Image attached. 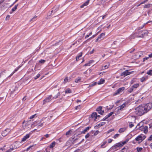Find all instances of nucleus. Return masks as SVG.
I'll use <instances>...</instances> for the list:
<instances>
[{
  "mask_svg": "<svg viewBox=\"0 0 152 152\" xmlns=\"http://www.w3.org/2000/svg\"><path fill=\"white\" fill-rule=\"evenodd\" d=\"M58 8L57 6H55L53 8L52 10L51 11V14L53 13H54L58 10Z\"/></svg>",
  "mask_w": 152,
  "mask_h": 152,
  "instance_id": "nucleus-17",
  "label": "nucleus"
},
{
  "mask_svg": "<svg viewBox=\"0 0 152 152\" xmlns=\"http://www.w3.org/2000/svg\"><path fill=\"white\" fill-rule=\"evenodd\" d=\"M102 107L100 106L96 109V111L98 112V113L101 115L103 114L104 113V110H102Z\"/></svg>",
  "mask_w": 152,
  "mask_h": 152,
  "instance_id": "nucleus-9",
  "label": "nucleus"
},
{
  "mask_svg": "<svg viewBox=\"0 0 152 152\" xmlns=\"http://www.w3.org/2000/svg\"><path fill=\"white\" fill-rule=\"evenodd\" d=\"M135 113L138 115L141 116L146 113L142 105H139L135 108Z\"/></svg>",
  "mask_w": 152,
  "mask_h": 152,
  "instance_id": "nucleus-1",
  "label": "nucleus"
},
{
  "mask_svg": "<svg viewBox=\"0 0 152 152\" xmlns=\"http://www.w3.org/2000/svg\"><path fill=\"white\" fill-rule=\"evenodd\" d=\"M52 99V95H50L44 99L43 102V104H44L50 102Z\"/></svg>",
  "mask_w": 152,
  "mask_h": 152,
  "instance_id": "nucleus-6",
  "label": "nucleus"
},
{
  "mask_svg": "<svg viewBox=\"0 0 152 152\" xmlns=\"http://www.w3.org/2000/svg\"><path fill=\"white\" fill-rule=\"evenodd\" d=\"M43 125V123H42L40 124H39L38 125V126L39 127H42Z\"/></svg>",
  "mask_w": 152,
  "mask_h": 152,
  "instance_id": "nucleus-58",
  "label": "nucleus"
},
{
  "mask_svg": "<svg viewBox=\"0 0 152 152\" xmlns=\"http://www.w3.org/2000/svg\"><path fill=\"white\" fill-rule=\"evenodd\" d=\"M51 149L48 147L45 149V151L46 152H50L51 151Z\"/></svg>",
  "mask_w": 152,
  "mask_h": 152,
  "instance_id": "nucleus-41",
  "label": "nucleus"
},
{
  "mask_svg": "<svg viewBox=\"0 0 152 152\" xmlns=\"http://www.w3.org/2000/svg\"><path fill=\"white\" fill-rule=\"evenodd\" d=\"M19 68H17L15 69L14 71L11 74L8 76V77H10L15 72H17L18 69Z\"/></svg>",
  "mask_w": 152,
  "mask_h": 152,
  "instance_id": "nucleus-31",
  "label": "nucleus"
},
{
  "mask_svg": "<svg viewBox=\"0 0 152 152\" xmlns=\"http://www.w3.org/2000/svg\"><path fill=\"white\" fill-rule=\"evenodd\" d=\"M137 37H144L147 35L148 33V31L146 30L142 31H138L135 32Z\"/></svg>",
  "mask_w": 152,
  "mask_h": 152,
  "instance_id": "nucleus-3",
  "label": "nucleus"
},
{
  "mask_svg": "<svg viewBox=\"0 0 152 152\" xmlns=\"http://www.w3.org/2000/svg\"><path fill=\"white\" fill-rule=\"evenodd\" d=\"M126 129L125 128H121L119 129L118 131L119 132L121 133L124 132L125 131Z\"/></svg>",
  "mask_w": 152,
  "mask_h": 152,
  "instance_id": "nucleus-34",
  "label": "nucleus"
},
{
  "mask_svg": "<svg viewBox=\"0 0 152 152\" xmlns=\"http://www.w3.org/2000/svg\"><path fill=\"white\" fill-rule=\"evenodd\" d=\"M56 144V142H53L48 147L51 149L53 148L55 145Z\"/></svg>",
  "mask_w": 152,
  "mask_h": 152,
  "instance_id": "nucleus-21",
  "label": "nucleus"
},
{
  "mask_svg": "<svg viewBox=\"0 0 152 152\" xmlns=\"http://www.w3.org/2000/svg\"><path fill=\"white\" fill-rule=\"evenodd\" d=\"M93 61H92V60L90 61L88 63L85 64L84 65V66H89L90 65V64H91Z\"/></svg>",
  "mask_w": 152,
  "mask_h": 152,
  "instance_id": "nucleus-27",
  "label": "nucleus"
},
{
  "mask_svg": "<svg viewBox=\"0 0 152 152\" xmlns=\"http://www.w3.org/2000/svg\"><path fill=\"white\" fill-rule=\"evenodd\" d=\"M82 56V52H81L80 53L79 55L77 56V57H76V61H78L80 59H79Z\"/></svg>",
  "mask_w": 152,
  "mask_h": 152,
  "instance_id": "nucleus-23",
  "label": "nucleus"
},
{
  "mask_svg": "<svg viewBox=\"0 0 152 152\" xmlns=\"http://www.w3.org/2000/svg\"><path fill=\"white\" fill-rule=\"evenodd\" d=\"M89 2V0H88L86 2L84 3L83 4L80 6V8H83L85 6H86L88 4Z\"/></svg>",
  "mask_w": 152,
  "mask_h": 152,
  "instance_id": "nucleus-18",
  "label": "nucleus"
},
{
  "mask_svg": "<svg viewBox=\"0 0 152 152\" xmlns=\"http://www.w3.org/2000/svg\"><path fill=\"white\" fill-rule=\"evenodd\" d=\"M142 149V148L141 147H137V151L138 152H140Z\"/></svg>",
  "mask_w": 152,
  "mask_h": 152,
  "instance_id": "nucleus-43",
  "label": "nucleus"
},
{
  "mask_svg": "<svg viewBox=\"0 0 152 152\" xmlns=\"http://www.w3.org/2000/svg\"><path fill=\"white\" fill-rule=\"evenodd\" d=\"M147 79L145 77H142L140 79V81L142 82H144L145 80Z\"/></svg>",
  "mask_w": 152,
  "mask_h": 152,
  "instance_id": "nucleus-39",
  "label": "nucleus"
},
{
  "mask_svg": "<svg viewBox=\"0 0 152 152\" xmlns=\"http://www.w3.org/2000/svg\"><path fill=\"white\" fill-rule=\"evenodd\" d=\"M104 122H102L100 123L99 124L97 125L96 126L97 127H99L103 125H104Z\"/></svg>",
  "mask_w": 152,
  "mask_h": 152,
  "instance_id": "nucleus-37",
  "label": "nucleus"
},
{
  "mask_svg": "<svg viewBox=\"0 0 152 152\" xmlns=\"http://www.w3.org/2000/svg\"><path fill=\"white\" fill-rule=\"evenodd\" d=\"M125 88L124 87H122L119 88L113 94V96H115L120 94L124 90Z\"/></svg>",
  "mask_w": 152,
  "mask_h": 152,
  "instance_id": "nucleus-5",
  "label": "nucleus"
},
{
  "mask_svg": "<svg viewBox=\"0 0 152 152\" xmlns=\"http://www.w3.org/2000/svg\"><path fill=\"white\" fill-rule=\"evenodd\" d=\"M111 51L110 52H108L107 53L105 54V56L106 55H107V57H108L109 56H110V54H111Z\"/></svg>",
  "mask_w": 152,
  "mask_h": 152,
  "instance_id": "nucleus-44",
  "label": "nucleus"
},
{
  "mask_svg": "<svg viewBox=\"0 0 152 152\" xmlns=\"http://www.w3.org/2000/svg\"><path fill=\"white\" fill-rule=\"evenodd\" d=\"M35 147V145H32L29 146L28 148L26 150H24V151H31Z\"/></svg>",
  "mask_w": 152,
  "mask_h": 152,
  "instance_id": "nucleus-12",
  "label": "nucleus"
},
{
  "mask_svg": "<svg viewBox=\"0 0 152 152\" xmlns=\"http://www.w3.org/2000/svg\"><path fill=\"white\" fill-rule=\"evenodd\" d=\"M68 82V77H66L64 79V84H65Z\"/></svg>",
  "mask_w": 152,
  "mask_h": 152,
  "instance_id": "nucleus-42",
  "label": "nucleus"
},
{
  "mask_svg": "<svg viewBox=\"0 0 152 152\" xmlns=\"http://www.w3.org/2000/svg\"><path fill=\"white\" fill-rule=\"evenodd\" d=\"M135 140L137 141L141 140V142H142L144 139H143V137L141 135H139L137 137L135 138Z\"/></svg>",
  "mask_w": 152,
  "mask_h": 152,
  "instance_id": "nucleus-13",
  "label": "nucleus"
},
{
  "mask_svg": "<svg viewBox=\"0 0 152 152\" xmlns=\"http://www.w3.org/2000/svg\"><path fill=\"white\" fill-rule=\"evenodd\" d=\"M152 140V135H151L148 139V141H151Z\"/></svg>",
  "mask_w": 152,
  "mask_h": 152,
  "instance_id": "nucleus-59",
  "label": "nucleus"
},
{
  "mask_svg": "<svg viewBox=\"0 0 152 152\" xmlns=\"http://www.w3.org/2000/svg\"><path fill=\"white\" fill-rule=\"evenodd\" d=\"M133 91V88L131 87V88L129 89L128 90V92L129 93H131Z\"/></svg>",
  "mask_w": 152,
  "mask_h": 152,
  "instance_id": "nucleus-45",
  "label": "nucleus"
},
{
  "mask_svg": "<svg viewBox=\"0 0 152 152\" xmlns=\"http://www.w3.org/2000/svg\"><path fill=\"white\" fill-rule=\"evenodd\" d=\"M114 113L113 112H111L107 115L106 116V118H105V120L107 119L108 118L110 117Z\"/></svg>",
  "mask_w": 152,
  "mask_h": 152,
  "instance_id": "nucleus-28",
  "label": "nucleus"
},
{
  "mask_svg": "<svg viewBox=\"0 0 152 152\" xmlns=\"http://www.w3.org/2000/svg\"><path fill=\"white\" fill-rule=\"evenodd\" d=\"M74 138H73V139L74 140L73 141V143H76V140L78 139V138H76L74 139Z\"/></svg>",
  "mask_w": 152,
  "mask_h": 152,
  "instance_id": "nucleus-57",
  "label": "nucleus"
},
{
  "mask_svg": "<svg viewBox=\"0 0 152 152\" xmlns=\"http://www.w3.org/2000/svg\"><path fill=\"white\" fill-rule=\"evenodd\" d=\"M142 105L144 107L146 113H147L152 108V103H149L145 105L144 104Z\"/></svg>",
  "mask_w": 152,
  "mask_h": 152,
  "instance_id": "nucleus-4",
  "label": "nucleus"
},
{
  "mask_svg": "<svg viewBox=\"0 0 152 152\" xmlns=\"http://www.w3.org/2000/svg\"><path fill=\"white\" fill-rule=\"evenodd\" d=\"M36 115V114H35L30 116V119H31L34 118L35 116Z\"/></svg>",
  "mask_w": 152,
  "mask_h": 152,
  "instance_id": "nucleus-56",
  "label": "nucleus"
},
{
  "mask_svg": "<svg viewBox=\"0 0 152 152\" xmlns=\"http://www.w3.org/2000/svg\"><path fill=\"white\" fill-rule=\"evenodd\" d=\"M11 130L9 129H7L3 131L1 134L2 136L5 137L9 134L11 132Z\"/></svg>",
  "mask_w": 152,
  "mask_h": 152,
  "instance_id": "nucleus-7",
  "label": "nucleus"
},
{
  "mask_svg": "<svg viewBox=\"0 0 152 152\" xmlns=\"http://www.w3.org/2000/svg\"><path fill=\"white\" fill-rule=\"evenodd\" d=\"M135 37H137V36L136 35V32L132 34V35L130 36V38L131 39H134Z\"/></svg>",
  "mask_w": 152,
  "mask_h": 152,
  "instance_id": "nucleus-24",
  "label": "nucleus"
},
{
  "mask_svg": "<svg viewBox=\"0 0 152 152\" xmlns=\"http://www.w3.org/2000/svg\"><path fill=\"white\" fill-rule=\"evenodd\" d=\"M106 65H105V69L107 68L110 66V64L109 62L106 63Z\"/></svg>",
  "mask_w": 152,
  "mask_h": 152,
  "instance_id": "nucleus-48",
  "label": "nucleus"
},
{
  "mask_svg": "<svg viewBox=\"0 0 152 152\" xmlns=\"http://www.w3.org/2000/svg\"><path fill=\"white\" fill-rule=\"evenodd\" d=\"M91 117H90L91 118H95V119H96L97 118V117H99V115H97V113L96 112H94L91 115Z\"/></svg>",
  "mask_w": 152,
  "mask_h": 152,
  "instance_id": "nucleus-15",
  "label": "nucleus"
},
{
  "mask_svg": "<svg viewBox=\"0 0 152 152\" xmlns=\"http://www.w3.org/2000/svg\"><path fill=\"white\" fill-rule=\"evenodd\" d=\"M37 18V16H35L32 18L31 20V21H35L36 20V18Z\"/></svg>",
  "mask_w": 152,
  "mask_h": 152,
  "instance_id": "nucleus-47",
  "label": "nucleus"
},
{
  "mask_svg": "<svg viewBox=\"0 0 152 152\" xmlns=\"http://www.w3.org/2000/svg\"><path fill=\"white\" fill-rule=\"evenodd\" d=\"M117 41H115L113 42H111V43H112V44H111V45L112 47L113 48H115V47L114 46H113V45H117Z\"/></svg>",
  "mask_w": 152,
  "mask_h": 152,
  "instance_id": "nucleus-30",
  "label": "nucleus"
},
{
  "mask_svg": "<svg viewBox=\"0 0 152 152\" xmlns=\"http://www.w3.org/2000/svg\"><path fill=\"white\" fill-rule=\"evenodd\" d=\"M148 126H145V127L144 126H141L140 127V129H143L144 132L146 134L148 132Z\"/></svg>",
  "mask_w": 152,
  "mask_h": 152,
  "instance_id": "nucleus-10",
  "label": "nucleus"
},
{
  "mask_svg": "<svg viewBox=\"0 0 152 152\" xmlns=\"http://www.w3.org/2000/svg\"><path fill=\"white\" fill-rule=\"evenodd\" d=\"M126 106V104H125L124 103L122 105H121L120 106H119L118 107V110H120L122 109L123 108H124V107H125Z\"/></svg>",
  "mask_w": 152,
  "mask_h": 152,
  "instance_id": "nucleus-22",
  "label": "nucleus"
},
{
  "mask_svg": "<svg viewBox=\"0 0 152 152\" xmlns=\"http://www.w3.org/2000/svg\"><path fill=\"white\" fill-rule=\"evenodd\" d=\"M45 60L41 59L39 61V62L43 64L45 62Z\"/></svg>",
  "mask_w": 152,
  "mask_h": 152,
  "instance_id": "nucleus-50",
  "label": "nucleus"
},
{
  "mask_svg": "<svg viewBox=\"0 0 152 152\" xmlns=\"http://www.w3.org/2000/svg\"><path fill=\"white\" fill-rule=\"evenodd\" d=\"M119 136V134H116L114 136L113 138L115 139L117 137H118Z\"/></svg>",
  "mask_w": 152,
  "mask_h": 152,
  "instance_id": "nucleus-52",
  "label": "nucleus"
},
{
  "mask_svg": "<svg viewBox=\"0 0 152 152\" xmlns=\"http://www.w3.org/2000/svg\"><path fill=\"white\" fill-rule=\"evenodd\" d=\"M104 35V33H102L97 38V39L96 40V42H97L98 41V40L100 39V40H101V39L102 38V36Z\"/></svg>",
  "mask_w": 152,
  "mask_h": 152,
  "instance_id": "nucleus-19",
  "label": "nucleus"
},
{
  "mask_svg": "<svg viewBox=\"0 0 152 152\" xmlns=\"http://www.w3.org/2000/svg\"><path fill=\"white\" fill-rule=\"evenodd\" d=\"M40 76V74H38L35 77H34V78L35 80H36L37 79H38V78H39Z\"/></svg>",
  "mask_w": 152,
  "mask_h": 152,
  "instance_id": "nucleus-46",
  "label": "nucleus"
},
{
  "mask_svg": "<svg viewBox=\"0 0 152 152\" xmlns=\"http://www.w3.org/2000/svg\"><path fill=\"white\" fill-rule=\"evenodd\" d=\"M61 95L60 92H58L56 95H55L54 96L52 97V99H56L57 98L58 96H60Z\"/></svg>",
  "mask_w": 152,
  "mask_h": 152,
  "instance_id": "nucleus-26",
  "label": "nucleus"
},
{
  "mask_svg": "<svg viewBox=\"0 0 152 152\" xmlns=\"http://www.w3.org/2000/svg\"><path fill=\"white\" fill-rule=\"evenodd\" d=\"M13 145H11L10 147V148L5 152H12L14 149H16V148L13 147Z\"/></svg>",
  "mask_w": 152,
  "mask_h": 152,
  "instance_id": "nucleus-16",
  "label": "nucleus"
},
{
  "mask_svg": "<svg viewBox=\"0 0 152 152\" xmlns=\"http://www.w3.org/2000/svg\"><path fill=\"white\" fill-rule=\"evenodd\" d=\"M90 135L89 133H87L85 136V137L86 139L88 138L90 136Z\"/></svg>",
  "mask_w": 152,
  "mask_h": 152,
  "instance_id": "nucleus-53",
  "label": "nucleus"
},
{
  "mask_svg": "<svg viewBox=\"0 0 152 152\" xmlns=\"http://www.w3.org/2000/svg\"><path fill=\"white\" fill-rule=\"evenodd\" d=\"M91 126H88L86 127L83 131H82L81 132V133L82 134H85L86 133L87 131L90 128H91Z\"/></svg>",
  "mask_w": 152,
  "mask_h": 152,
  "instance_id": "nucleus-20",
  "label": "nucleus"
},
{
  "mask_svg": "<svg viewBox=\"0 0 152 152\" xmlns=\"http://www.w3.org/2000/svg\"><path fill=\"white\" fill-rule=\"evenodd\" d=\"M142 53L141 52H139L137 53L135 55V56H136V58H139L142 55Z\"/></svg>",
  "mask_w": 152,
  "mask_h": 152,
  "instance_id": "nucleus-14",
  "label": "nucleus"
},
{
  "mask_svg": "<svg viewBox=\"0 0 152 152\" xmlns=\"http://www.w3.org/2000/svg\"><path fill=\"white\" fill-rule=\"evenodd\" d=\"M152 5V4H145L144 5V7L145 8H149Z\"/></svg>",
  "mask_w": 152,
  "mask_h": 152,
  "instance_id": "nucleus-29",
  "label": "nucleus"
},
{
  "mask_svg": "<svg viewBox=\"0 0 152 152\" xmlns=\"http://www.w3.org/2000/svg\"><path fill=\"white\" fill-rule=\"evenodd\" d=\"M104 80L101 78L100 79L99 81L98 82L97 84L98 85L101 84H103L104 83Z\"/></svg>",
  "mask_w": 152,
  "mask_h": 152,
  "instance_id": "nucleus-25",
  "label": "nucleus"
},
{
  "mask_svg": "<svg viewBox=\"0 0 152 152\" xmlns=\"http://www.w3.org/2000/svg\"><path fill=\"white\" fill-rule=\"evenodd\" d=\"M80 105H79L78 106H77L75 107V109L76 110H77L80 109Z\"/></svg>",
  "mask_w": 152,
  "mask_h": 152,
  "instance_id": "nucleus-61",
  "label": "nucleus"
},
{
  "mask_svg": "<svg viewBox=\"0 0 152 152\" xmlns=\"http://www.w3.org/2000/svg\"><path fill=\"white\" fill-rule=\"evenodd\" d=\"M30 137V134H26L25 136H24V137L22 139L21 141L20 142H24L26 141L28 138Z\"/></svg>",
  "mask_w": 152,
  "mask_h": 152,
  "instance_id": "nucleus-11",
  "label": "nucleus"
},
{
  "mask_svg": "<svg viewBox=\"0 0 152 152\" xmlns=\"http://www.w3.org/2000/svg\"><path fill=\"white\" fill-rule=\"evenodd\" d=\"M71 91L69 88H68L67 90L65 91L66 93H71Z\"/></svg>",
  "mask_w": 152,
  "mask_h": 152,
  "instance_id": "nucleus-40",
  "label": "nucleus"
},
{
  "mask_svg": "<svg viewBox=\"0 0 152 152\" xmlns=\"http://www.w3.org/2000/svg\"><path fill=\"white\" fill-rule=\"evenodd\" d=\"M147 74L148 75H152V70L148 71L147 72Z\"/></svg>",
  "mask_w": 152,
  "mask_h": 152,
  "instance_id": "nucleus-38",
  "label": "nucleus"
},
{
  "mask_svg": "<svg viewBox=\"0 0 152 152\" xmlns=\"http://www.w3.org/2000/svg\"><path fill=\"white\" fill-rule=\"evenodd\" d=\"M128 141V140H127L126 141L120 142L115 144L112 146L110 148L111 150H117L119 149L120 148L122 147L124 144H126Z\"/></svg>",
  "mask_w": 152,
  "mask_h": 152,
  "instance_id": "nucleus-2",
  "label": "nucleus"
},
{
  "mask_svg": "<svg viewBox=\"0 0 152 152\" xmlns=\"http://www.w3.org/2000/svg\"><path fill=\"white\" fill-rule=\"evenodd\" d=\"M129 72L128 70H126L124 72L121 73V76L124 75V76H126L127 75H130V74L132 73L133 72Z\"/></svg>",
  "mask_w": 152,
  "mask_h": 152,
  "instance_id": "nucleus-8",
  "label": "nucleus"
},
{
  "mask_svg": "<svg viewBox=\"0 0 152 152\" xmlns=\"http://www.w3.org/2000/svg\"><path fill=\"white\" fill-rule=\"evenodd\" d=\"M114 130V129H110L109 131H107V133H108L109 132H112V131H113Z\"/></svg>",
  "mask_w": 152,
  "mask_h": 152,
  "instance_id": "nucleus-63",
  "label": "nucleus"
},
{
  "mask_svg": "<svg viewBox=\"0 0 152 152\" xmlns=\"http://www.w3.org/2000/svg\"><path fill=\"white\" fill-rule=\"evenodd\" d=\"M10 15H7L6 18V20H9L10 19Z\"/></svg>",
  "mask_w": 152,
  "mask_h": 152,
  "instance_id": "nucleus-60",
  "label": "nucleus"
},
{
  "mask_svg": "<svg viewBox=\"0 0 152 152\" xmlns=\"http://www.w3.org/2000/svg\"><path fill=\"white\" fill-rule=\"evenodd\" d=\"M6 71L5 70H3L2 71H1L0 73V77H1V76L4 75V74L6 73Z\"/></svg>",
  "mask_w": 152,
  "mask_h": 152,
  "instance_id": "nucleus-35",
  "label": "nucleus"
},
{
  "mask_svg": "<svg viewBox=\"0 0 152 152\" xmlns=\"http://www.w3.org/2000/svg\"><path fill=\"white\" fill-rule=\"evenodd\" d=\"M139 86V84L136 83V84H134V85L132 86V87L134 88H137Z\"/></svg>",
  "mask_w": 152,
  "mask_h": 152,
  "instance_id": "nucleus-36",
  "label": "nucleus"
},
{
  "mask_svg": "<svg viewBox=\"0 0 152 152\" xmlns=\"http://www.w3.org/2000/svg\"><path fill=\"white\" fill-rule=\"evenodd\" d=\"M81 80L80 77H78L75 80V82L76 83H78L80 82V81Z\"/></svg>",
  "mask_w": 152,
  "mask_h": 152,
  "instance_id": "nucleus-32",
  "label": "nucleus"
},
{
  "mask_svg": "<svg viewBox=\"0 0 152 152\" xmlns=\"http://www.w3.org/2000/svg\"><path fill=\"white\" fill-rule=\"evenodd\" d=\"M99 133V131L97 130L94 132V135L95 136L98 133Z\"/></svg>",
  "mask_w": 152,
  "mask_h": 152,
  "instance_id": "nucleus-55",
  "label": "nucleus"
},
{
  "mask_svg": "<svg viewBox=\"0 0 152 152\" xmlns=\"http://www.w3.org/2000/svg\"><path fill=\"white\" fill-rule=\"evenodd\" d=\"M96 84H97V83L96 82H95L91 84V85H90V87L93 86H95V85H96Z\"/></svg>",
  "mask_w": 152,
  "mask_h": 152,
  "instance_id": "nucleus-51",
  "label": "nucleus"
},
{
  "mask_svg": "<svg viewBox=\"0 0 152 152\" xmlns=\"http://www.w3.org/2000/svg\"><path fill=\"white\" fill-rule=\"evenodd\" d=\"M149 57H145V58H143V61H144L145 60H147L148 58H149Z\"/></svg>",
  "mask_w": 152,
  "mask_h": 152,
  "instance_id": "nucleus-62",
  "label": "nucleus"
},
{
  "mask_svg": "<svg viewBox=\"0 0 152 152\" xmlns=\"http://www.w3.org/2000/svg\"><path fill=\"white\" fill-rule=\"evenodd\" d=\"M134 125L132 124V122H130L129 123V126L130 128H132L134 126Z\"/></svg>",
  "mask_w": 152,
  "mask_h": 152,
  "instance_id": "nucleus-54",
  "label": "nucleus"
},
{
  "mask_svg": "<svg viewBox=\"0 0 152 152\" xmlns=\"http://www.w3.org/2000/svg\"><path fill=\"white\" fill-rule=\"evenodd\" d=\"M18 4H17L16 5H15V7L13 8L12 9V12H14L17 9V7L18 6Z\"/></svg>",
  "mask_w": 152,
  "mask_h": 152,
  "instance_id": "nucleus-33",
  "label": "nucleus"
},
{
  "mask_svg": "<svg viewBox=\"0 0 152 152\" xmlns=\"http://www.w3.org/2000/svg\"><path fill=\"white\" fill-rule=\"evenodd\" d=\"M104 142H103L102 144L101 145V147L102 148H104Z\"/></svg>",
  "mask_w": 152,
  "mask_h": 152,
  "instance_id": "nucleus-64",
  "label": "nucleus"
},
{
  "mask_svg": "<svg viewBox=\"0 0 152 152\" xmlns=\"http://www.w3.org/2000/svg\"><path fill=\"white\" fill-rule=\"evenodd\" d=\"M72 131L70 129L69 130L68 132H67L66 133V135H69V134H70V132Z\"/></svg>",
  "mask_w": 152,
  "mask_h": 152,
  "instance_id": "nucleus-49",
  "label": "nucleus"
}]
</instances>
